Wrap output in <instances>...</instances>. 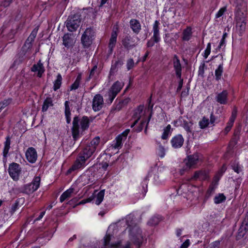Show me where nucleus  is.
Listing matches in <instances>:
<instances>
[{"label":"nucleus","mask_w":248,"mask_h":248,"mask_svg":"<svg viewBox=\"0 0 248 248\" xmlns=\"http://www.w3.org/2000/svg\"><path fill=\"white\" fill-rule=\"evenodd\" d=\"M125 222L127 225V229L131 235V239L138 248L140 247L142 243L143 236L141 234V231L140 228L135 223L134 221V216L132 214L127 215L125 218Z\"/></svg>","instance_id":"1"},{"label":"nucleus","mask_w":248,"mask_h":248,"mask_svg":"<svg viewBox=\"0 0 248 248\" xmlns=\"http://www.w3.org/2000/svg\"><path fill=\"white\" fill-rule=\"evenodd\" d=\"M95 152L93 148H91L88 145H86L81 151L77 157L72 167L68 170L69 172L78 170L85 166L86 160L89 159Z\"/></svg>","instance_id":"2"},{"label":"nucleus","mask_w":248,"mask_h":248,"mask_svg":"<svg viewBox=\"0 0 248 248\" xmlns=\"http://www.w3.org/2000/svg\"><path fill=\"white\" fill-rule=\"evenodd\" d=\"M90 122V121L87 116H84L81 119H79L78 116L74 117L71 131L72 137L75 141L77 140L80 138V135L82 134V133H80L79 124L81 131H84L89 128Z\"/></svg>","instance_id":"3"},{"label":"nucleus","mask_w":248,"mask_h":248,"mask_svg":"<svg viewBox=\"0 0 248 248\" xmlns=\"http://www.w3.org/2000/svg\"><path fill=\"white\" fill-rule=\"evenodd\" d=\"M247 3L243 0L236 3L234 9L235 20H246L247 16Z\"/></svg>","instance_id":"4"},{"label":"nucleus","mask_w":248,"mask_h":248,"mask_svg":"<svg viewBox=\"0 0 248 248\" xmlns=\"http://www.w3.org/2000/svg\"><path fill=\"white\" fill-rule=\"evenodd\" d=\"M65 23L68 31H76L81 25L80 14L77 13L69 16Z\"/></svg>","instance_id":"5"},{"label":"nucleus","mask_w":248,"mask_h":248,"mask_svg":"<svg viewBox=\"0 0 248 248\" xmlns=\"http://www.w3.org/2000/svg\"><path fill=\"white\" fill-rule=\"evenodd\" d=\"M40 180L41 178L40 177H35L31 183L25 185L19 188L20 192L28 195L33 193L39 188Z\"/></svg>","instance_id":"6"},{"label":"nucleus","mask_w":248,"mask_h":248,"mask_svg":"<svg viewBox=\"0 0 248 248\" xmlns=\"http://www.w3.org/2000/svg\"><path fill=\"white\" fill-rule=\"evenodd\" d=\"M150 177L155 184H159L161 183V180L159 178V174L157 171H153L149 173L148 175L144 178L141 185L142 187V193L145 195L147 191V180Z\"/></svg>","instance_id":"7"},{"label":"nucleus","mask_w":248,"mask_h":248,"mask_svg":"<svg viewBox=\"0 0 248 248\" xmlns=\"http://www.w3.org/2000/svg\"><path fill=\"white\" fill-rule=\"evenodd\" d=\"M124 86L123 82L119 81H116L110 87L108 92V100L111 103L117 94L120 92Z\"/></svg>","instance_id":"8"},{"label":"nucleus","mask_w":248,"mask_h":248,"mask_svg":"<svg viewBox=\"0 0 248 248\" xmlns=\"http://www.w3.org/2000/svg\"><path fill=\"white\" fill-rule=\"evenodd\" d=\"M20 171V168L18 164L12 163L10 164L8 169V172L10 176L14 181H17L19 179Z\"/></svg>","instance_id":"9"},{"label":"nucleus","mask_w":248,"mask_h":248,"mask_svg":"<svg viewBox=\"0 0 248 248\" xmlns=\"http://www.w3.org/2000/svg\"><path fill=\"white\" fill-rule=\"evenodd\" d=\"M104 100L103 96L100 94H96L93 99L92 108L94 111L100 110L104 106Z\"/></svg>","instance_id":"10"},{"label":"nucleus","mask_w":248,"mask_h":248,"mask_svg":"<svg viewBox=\"0 0 248 248\" xmlns=\"http://www.w3.org/2000/svg\"><path fill=\"white\" fill-rule=\"evenodd\" d=\"M200 159V155L198 153L188 156L187 158L184 160V162L186 166V169L193 167L198 163Z\"/></svg>","instance_id":"11"},{"label":"nucleus","mask_w":248,"mask_h":248,"mask_svg":"<svg viewBox=\"0 0 248 248\" xmlns=\"http://www.w3.org/2000/svg\"><path fill=\"white\" fill-rule=\"evenodd\" d=\"M172 62L177 78H181L182 75V65L178 57L176 55H174Z\"/></svg>","instance_id":"12"},{"label":"nucleus","mask_w":248,"mask_h":248,"mask_svg":"<svg viewBox=\"0 0 248 248\" xmlns=\"http://www.w3.org/2000/svg\"><path fill=\"white\" fill-rule=\"evenodd\" d=\"M75 42V38L73 33L67 32L63 36V45L67 48L72 46Z\"/></svg>","instance_id":"13"},{"label":"nucleus","mask_w":248,"mask_h":248,"mask_svg":"<svg viewBox=\"0 0 248 248\" xmlns=\"http://www.w3.org/2000/svg\"><path fill=\"white\" fill-rule=\"evenodd\" d=\"M26 156L29 162L31 163H34L37 158V152L33 147L29 148L26 152Z\"/></svg>","instance_id":"14"},{"label":"nucleus","mask_w":248,"mask_h":248,"mask_svg":"<svg viewBox=\"0 0 248 248\" xmlns=\"http://www.w3.org/2000/svg\"><path fill=\"white\" fill-rule=\"evenodd\" d=\"M184 141V138L180 134L173 137L170 140L172 147L175 149L181 147L183 145Z\"/></svg>","instance_id":"15"},{"label":"nucleus","mask_w":248,"mask_h":248,"mask_svg":"<svg viewBox=\"0 0 248 248\" xmlns=\"http://www.w3.org/2000/svg\"><path fill=\"white\" fill-rule=\"evenodd\" d=\"M228 100V92L227 90H223L222 92L217 93L216 96V100L221 105L226 104Z\"/></svg>","instance_id":"16"},{"label":"nucleus","mask_w":248,"mask_h":248,"mask_svg":"<svg viewBox=\"0 0 248 248\" xmlns=\"http://www.w3.org/2000/svg\"><path fill=\"white\" fill-rule=\"evenodd\" d=\"M110 235L109 234L106 235L104 238V246L105 248H118L120 247L121 242L120 241L110 243Z\"/></svg>","instance_id":"17"},{"label":"nucleus","mask_w":248,"mask_h":248,"mask_svg":"<svg viewBox=\"0 0 248 248\" xmlns=\"http://www.w3.org/2000/svg\"><path fill=\"white\" fill-rule=\"evenodd\" d=\"M208 178L207 172L205 170H198L195 172L194 175L191 177V179L197 180H205Z\"/></svg>","instance_id":"18"},{"label":"nucleus","mask_w":248,"mask_h":248,"mask_svg":"<svg viewBox=\"0 0 248 248\" xmlns=\"http://www.w3.org/2000/svg\"><path fill=\"white\" fill-rule=\"evenodd\" d=\"M32 72H38L37 76L41 78L45 72V68L43 63L39 62L37 64H34L31 68Z\"/></svg>","instance_id":"19"},{"label":"nucleus","mask_w":248,"mask_h":248,"mask_svg":"<svg viewBox=\"0 0 248 248\" xmlns=\"http://www.w3.org/2000/svg\"><path fill=\"white\" fill-rule=\"evenodd\" d=\"M144 109V106L143 105L139 106L135 110V113L134 114V118L136 119L134 123L131 125V127H133L134 125H135L139 120L140 119L142 112Z\"/></svg>","instance_id":"20"},{"label":"nucleus","mask_w":248,"mask_h":248,"mask_svg":"<svg viewBox=\"0 0 248 248\" xmlns=\"http://www.w3.org/2000/svg\"><path fill=\"white\" fill-rule=\"evenodd\" d=\"M90 32H84L81 37V42L84 47H88L92 43Z\"/></svg>","instance_id":"21"},{"label":"nucleus","mask_w":248,"mask_h":248,"mask_svg":"<svg viewBox=\"0 0 248 248\" xmlns=\"http://www.w3.org/2000/svg\"><path fill=\"white\" fill-rule=\"evenodd\" d=\"M117 36V32H112L108 43L109 53L110 54L112 53L113 48L115 46Z\"/></svg>","instance_id":"22"},{"label":"nucleus","mask_w":248,"mask_h":248,"mask_svg":"<svg viewBox=\"0 0 248 248\" xmlns=\"http://www.w3.org/2000/svg\"><path fill=\"white\" fill-rule=\"evenodd\" d=\"M123 63V61L122 59H118L115 62H112L110 70V75L113 74L117 72L118 68L121 67Z\"/></svg>","instance_id":"23"},{"label":"nucleus","mask_w":248,"mask_h":248,"mask_svg":"<svg viewBox=\"0 0 248 248\" xmlns=\"http://www.w3.org/2000/svg\"><path fill=\"white\" fill-rule=\"evenodd\" d=\"M129 101V98L122 100L116 105L111 109V112L115 113L116 111H120L124 106L127 105Z\"/></svg>","instance_id":"24"},{"label":"nucleus","mask_w":248,"mask_h":248,"mask_svg":"<svg viewBox=\"0 0 248 248\" xmlns=\"http://www.w3.org/2000/svg\"><path fill=\"white\" fill-rule=\"evenodd\" d=\"M53 106V99L51 97H46L44 100L42 105V111L43 112L46 111L49 107Z\"/></svg>","instance_id":"25"},{"label":"nucleus","mask_w":248,"mask_h":248,"mask_svg":"<svg viewBox=\"0 0 248 248\" xmlns=\"http://www.w3.org/2000/svg\"><path fill=\"white\" fill-rule=\"evenodd\" d=\"M64 114L67 124H70L71 122V110L69 106V102L66 101L64 103Z\"/></svg>","instance_id":"26"},{"label":"nucleus","mask_w":248,"mask_h":248,"mask_svg":"<svg viewBox=\"0 0 248 248\" xmlns=\"http://www.w3.org/2000/svg\"><path fill=\"white\" fill-rule=\"evenodd\" d=\"M74 189L73 188H70L69 189L64 192L60 196V201L62 202L65 200L70 198L72 194L74 192Z\"/></svg>","instance_id":"27"},{"label":"nucleus","mask_w":248,"mask_h":248,"mask_svg":"<svg viewBox=\"0 0 248 248\" xmlns=\"http://www.w3.org/2000/svg\"><path fill=\"white\" fill-rule=\"evenodd\" d=\"M105 195V190H102L99 191L97 194L94 197V198H92L93 200H94V203L96 205H99L104 199Z\"/></svg>","instance_id":"28"},{"label":"nucleus","mask_w":248,"mask_h":248,"mask_svg":"<svg viewBox=\"0 0 248 248\" xmlns=\"http://www.w3.org/2000/svg\"><path fill=\"white\" fill-rule=\"evenodd\" d=\"M130 26L133 31H138L141 29V25L139 20L132 19L130 21Z\"/></svg>","instance_id":"29"},{"label":"nucleus","mask_w":248,"mask_h":248,"mask_svg":"<svg viewBox=\"0 0 248 248\" xmlns=\"http://www.w3.org/2000/svg\"><path fill=\"white\" fill-rule=\"evenodd\" d=\"M11 140L9 137H7L6 139V140L4 142V146L3 150V155L4 158L7 156L9 150L10 148Z\"/></svg>","instance_id":"30"},{"label":"nucleus","mask_w":248,"mask_h":248,"mask_svg":"<svg viewBox=\"0 0 248 248\" xmlns=\"http://www.w3.org/2000/svg\"><path fill=\"white\" fill-rule=\"evenodd\" d=\"M236 21V28L238 31H244L246 30V20H235Z\"/></svg>","instance_id":"31"},{"label":"nucleus","mask_w":248,"mask_h":248,"mask_svg":"<svg viewBox=\"0 0 248 248\" xmlns=\"http://www.w3.org/2000/svg\"><path fill=\"white\" fill-rule=\"evenodd\" d=\"M123 45L125 48L127 49L131 48L135 46L134 44L131 40V38L128 36L125 37L123 40Z\"/></svg>","instance_id":"32"},{"label":"nucleus","mask_w":248,"mask_h":248,"mask_svg":"<svg viewBox=\"0 0 248 248\" xmlns=\"http://www.w3.org/2000/svg\"><path fill=\"white\" fill-rule=\"evenodd\" d=\"M62 77L60 74H58L57 79L54 81L53 90L56 91L58 90L61 86Z\"/></svg>","instance_id":"33"},{"label":"nucleus","mask_w":248,"mask_h":248,"mask_svg":"<svg viewBox=\"0 0 248 248\" xmlns=\"http://www.w3.org/2000/svg\"><path fill=\"white\" fill-rule=\"evenodd\" d=\"M223 72V64H220L217 68L215 70V78L217 80L221 79Z\"/></svg>","instance_id":"34"},{"label":"nucleus","mask_w":248,"mask_h":248,"mask_svg":"<svg viewBox=\"0 0 248 248\" xmlns=\"http://www.w3.org/2000/svg\"><path fill=\"white\" fill-rule=\"evenodd\" d=\"M100 143V138L99 137H95L90 142L89 146H90L91 148H94V151H95L97 149L98 146Z\"/></svg>","instance_id":"35"},{"label":"nucleus","mask_w":248,"mask_h":248,"mask_svg":"<svg viewBox=\"0 0 248 248\" xmlns=\"http://www.w3.org/2000/svg\"><path fill=\"white\" fill-rule=\"evenodd\" d=\"M123 137L122 135H119L115 139L114 143L112 145V148L118 149L122 147Z\"/></svg>","instance_id":"36"},{"label":"nucleus","mask_w":248,"mask_h":248,"mask_svg":"<svg viewBox=\"0 0 248 248\" xmlns=\"http://www.w3.org/2000/svg\"><path fill=\"white\" fill-rule=\"evenodd\" d=\"M161 220V217L159 216H154L148 222V224L150 226H155L158 224Z\"/></svg>","instance_id":"37"},{"label":"nucleus","mask_w":248,"mask_h":248,"mask_svg":"<svg viewBox=\"0 0 248 248\" xmlns=\"http://www.w3.org/2000/svg\"><path fill=\"white\" fill-rule=\"evenodd\" d=\"M171 134V126L168 124L164 129L161 138L163 140H166L168 138L169 135Z\"/></svg>","instance_id":"38"},{"label":"nucleus","mask_w":248,"mask_h":248,"mask_svg":"<svg viewBox=\"0 0 248 248\" xmlns=\"http://www.w3.org/2000/svg\"><path fill=\"white\" fill-rule=\"evenodd\" d=\"M193 125V123L191 122H187L186 121H184L183 124V127L185 130L187 132V133H192V130L191 127Z\"/></svg>","instance_id":"39"},{"label":"nucleus","mask_w":248,"mask_h":248,"mask_svg":"<svg viewBox=\"0 0 248 248\" xmlns=\"http://www.w3.org/2000/svg\"><path fill=\"white\" fill-rule=\"evenodd\" d=\"M226 197L223 194H218L214 198V202L216 204H219L224 202L226 200Z\"/></svg>","instance_id":"40"},{"label":"nucleus","mask_w":248,"mask_h":248,"mask_svg":"<svg viewBox=\"0 0 248 248\" xmlns=\"http://www.w3.org/2000/svg\"><path fill=\"white\" fill-rule=\"evenodd\" d=\"M227 11V6L225 5L221 7L215 15V18L217 19L223 16ZM223 17H222V18Z\"/></svg>","instance_id":"41"},{"label":"nucleus","mask_w":248,"mask_h":248,"mask_svg":"<svg viewBox=\"0 0 248 248\" xmlns=\"http://www.w3.org/2000/svg\"><path fill=\"white\" fill-rule=\"evenodd\" d=\"M199 124L201 129H204L207 127L210 124L209 119L205 117H203L202 120L199 122Z\"/></svg>","instance_id":"42"},{"label":"nucleus","mask_w":248,"mask_h":248,"mask_svg":"<svg viewBox=\"0 0 248 248\" xmlns=\"http://www.w3.org/2000/svg\"><path fill=\"white\" fill-rule=\"evenodd\" d=\"M81 79V75H78L74 83L71 85V90H76L78 88Z\"/></svg>","instance_id":"43"},{"label":"nucleus","mask_w":248,"mask_h":248,"mask_svg":"<svg viewBox=\"0 0 248 248\" xmlns=\"http://www.w3.org/2000/svg\"><path fill=\"white\" fill-rule=\"evenodd\" d=\"M232 170L236 173H239L242 171L243 167L238 163L234 162L232 165Z\"/></svg>","instance_id":"44"},{"label":"nucleus","mask_w":248,"mask_h":248,"mask_svg":"<svg viewBox=\"0 0 248 248\" xmlns=\"http://www.w3.org/2000/svg\"><path fill=\"white\" fill-rule=\"evenodd\" d=\"M19 204V200H16L15 202L12 205L10 213L11 215H13L16 211L18 209Z\"/></svg>","instance_id":"45"},{"label":"nucleus","mask_w":248,"mask_h":248,"mask_svg":"<svg viewBox=\"0 0 248 248\" xmlns=\"http://www.w3.org/2000/svg\"><path fill=\"white\" fill-rule=\"evenodd\" d=\"M214 191L215 188L214 187V186H210L205 194L204 200H208L209 198V197L214 193Z\"/></svg>","instance_id":"46"},{"label":"nucleus","mask_w":248,"mask_h":248,"mask_svg":"<svg viewBox=\"0 0 248 248\" xmlns=\"http://www.w3.org/2000/svg\"><path fill=\"white\" fill-rule=\"evenodd\" d=\"M158 144V154L160 157L162 158L164 157L165 155V149L160 143Z\"/></svg>","instance_id":"47"},{"label":"nucleus","mask_w":248,"mask_h":248,"mask_svg":"<svg viewBox=\"0 0 248 248\" xmlns=\"http://www.w3.org/2000/svg\"><path fill=\"white\" fill-rule=\"evenodd\" d=\"M146 122L145 121H142L140 123V124L134 130L137 132H140L141 131L145 124Z\"/></svg>","instance_id":"48"},{"label":"nucleus","mask_w":248,"mask_h":248,"mask_svg":"<svg viewBox=\"0 0 248 248\" xmlns=\"http://www.w3.org/2000/svg\"><path fill=\"white\" fill-rule=\"evenodd\" d=\"M134 66V62L133 59H129L127 61L126 67L128 70L131 69Z\"/></svg>","instance_id":"49"},{"label":"nucleus","mask_w":248,"mask_h":248,"mask_svg":"<svg viewBox=\"0 0 248 248\" xmlns=\"http://www.w3.org/2000/svg\"><path fill=\"white\" fill-rule=\"evenodd\" d=\"M220 245V242L218 241H216L204 248H219Z\"/></svg>","instance_id":"50"},{"label":"nucleus","mask_w":248,"mask_h":248,"mask_svg":"<svg viewBox=\"0 0 248 248\" xmlns=\"http://www.w3.org/2000/svg\"><path fill=\"white\" fill-rule=\"evenodd\" d=\"M210 52H211V44L208 43L207 44L206 48L204 51V53L203 54V57L205 59H206L208 57V56H209V55L210 54Z\"/></svg>","instance_id":"51"},{"label":"nucleus","mask_w":248,"mask_h":248,"mask_svg":"<svg viewBox=\"0 0 248 248\" xmlns=\"http://www.w3.org/2000/svg\"><path fill=\"white\" fill-rule=\"evenodd\" d=\"M192 32H183V40L184 41H188L191 36Z\"/></svg>","instance_id":"52"},{"label":"nucleus","mask_w":248,"mask_h":248,"mask_svg":"<svg viewBox=\"0 0 248 248\" xmlns=\"http://www.w3.org/2000/svg\"><path fill=\"white\" fill-rule=\"evenodd\" d=\"M217 116H216L214 115L213 113H212L210 116V122L209 124H211L212 125H215V123H216L217 120Z\"/></svg>","instance_id":"53"},{"label":"nucleus","mask_w":248,"mask_h":248,"mask_svg":"<svg viewBox=\"0 0 248 248\" xmlns=\"http://www.w3.org/2000/svg\"><path fill=\"white\" fill-rule=\"evenodd\" d=\"M154 32V33L153 37H152V39H154V41L155 42L157 43L158 42H159V41L160 40L159 32Z\"/></svg>","instance_id":"54"},{"label":"nucleus","mask_w":248,"mask_h":248,"mask_svg":"<svg viewBox=\"0 0 248 248\" xmlns=\"http://www.w3.org/2000/svg\"><path fill=\"white\" fill-rule=\"evenodd\" d=\"M93 200V199L92 198V197H90L87 199H84V200H82L78 204V205L84 204L86 203L90 202L91 201H92Z\"/></svg>","instance_id":"55"},{"label":"nucleus","mask_w":248,"mask_h":248,"mask_svg":"<svg viewBox=\"0 0 248 248\" xmlns=\"http://www.w3.org/2000/svg\"><path fill=\"white\" fill-rule=\"evenodd\" d=\"M32 41H28V39L26 40L25 44L24 45L23 47L27 48V49H30L31 47V43Z\"/></svg>","instance_id":"56"},{"label":"nucleus","mask_w":248,"mask_h":248,"mask_svg":"<svg viewBox=\"0 0 248 248\" xmlns=\"http://www.w3.org/2000/svg\"><path fill=\"white\" fill-rule=\"evenodd\" d=\"M232 125H233V124H231L228 122L227 123V126H226V127L224 129V132L226 134H227L230 131Z\"/></svg>","instance_id":"57"},{"label":"nucleus","mask_w":248,"mask_h":248,"mask_svg":"<svg viewBox=\"0 0 248 248\" xmlns=\"http://www.w3.org/2000/svg\"><path fill=\"white\" fill-rule=\"evenodd\" d=\"M36 33L37 32H31L30 35L28 38V41H31L33 42L36 36Z\"/></svg>","instance_id":"58"},{"label":"nucleus","mask_w":248,"mask_h":248,"mask_svg":"<svg viewBox=\"0 0 248 248\" xmlns=\"http://www.w3.org/2000/svg\"><path fill=\"white\" fill-rule=\"evenodd\" d=\"M160 23L157 20H155L153 25V31H159V25Z\"/></svg>","instance_id":"59"},{"label":"nucleus","mask_w":248,"mask_h":248,"mask_svg":"<svg viewBox=\"0 0 248 248\" xmlns=\"http://www.w3.org/2000/svg\"><path fill=\"white\" fill-rule=\"evenodd\" d=\"M189 244V240L187 239L181 245V246L180 247V248H187Z\"/></svg>","instance_id":"60"},{"label":"nucleus","mask_w":248,"mask_h":248,"mask_svg":"<svg viewBox=\"0 0 248 248\" xmlns=\"http://www.w3.org/2000/svg\"><path fill=\"white\" fill-rule=\"evenodd\" d=\"M96 69H97V66L96 65L94 66L93 67V68H92V69L91 70V71H90V75H89V79L93 78V77L94 75V72Z\"/></svg>","instance_id":"61"},{"label":"nucleus","mask_w":248,"mask_h":248,"mask_svg":"<svg viewBox=\"0 0 248 248\" xmlns=\"http://www.w3.org/2000/svg\"><path fill=\"white\" fill-rule=\"evenodd\" d=\"M101 168L104 170H106L108 166V164L107 162H102L100 164Z\"/></svg>","instance_id":"62"},{"label":"nucleus","mask_w":248,"mask_h":248,"mask_svg":"<svg viewBox=\"0 0 248 248\" xmlns=\"http://www.w3.org/2000/svg\"><path fill=\"white\" fill-rule=\"evenodd\" d=\"M237 109L236 107H234L233 108V109H232V114H231V116L234 117V118H236V117L237 116Z\"/></svg>","instance_id":"63"},{"label":"nucleus","mask_w":248,"mask_h":248,"mask_svg":"<svg viewBox=\"0 0 248 248\" xmlns=\"http://www.w3.org/2000/svg\"><path fill=\"white\" fill-rule=\"evenodd\" d=\"M180 79V81L179 82V85L177 87V91H180L182 88L183 86V79L181 78H179Z\"/></svg>","instance_id":"64"}]
</instances>
